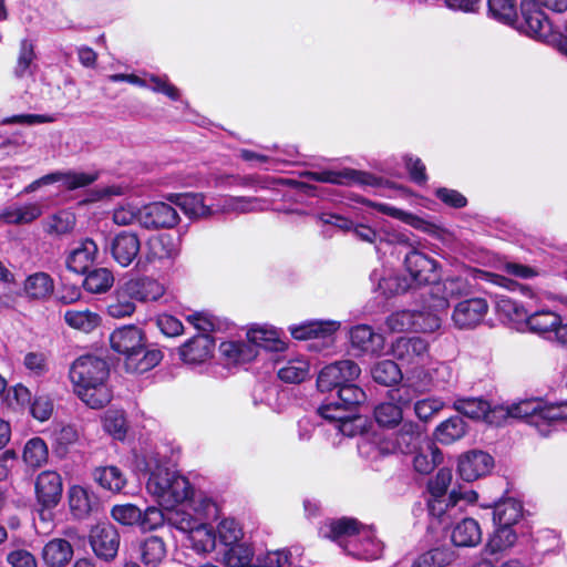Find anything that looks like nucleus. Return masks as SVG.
<instances>
[{"label": "nucleus", "instance_id": "obj_27", "mask_svg": "<svg viewBox=\"0 0 567 567\" xmlns=\"http://www.w3.org/2000/svg\"><path fill=\"white\" fill-rule=\"evenodd\" d=\"M560 320V316L555 311L540 308L528 315L525 322L532 332L553 340Z\"/></svg>", "mask_w": 567, "mask_h": 567}, {"label": "nucleus", "instance_id": "obj_63", "mask_svg": "<svg viewBox=\"0 0 567 567\" xmlns=\"http://www.w3.org/2000/svg\"><path fill=\"white\" fill-rule=\"evenodd\" d=\"M488 13L504 24H513L517 17L515 0H488Z\"/></svg>", "mask_w": 567, "mask_h": 567}, {"label": "nucleus", "instance_id": "obj_6", "mask_svg": "<svg viewBox=\"0 0 567 567\" xmlns=\"http://www.w3.org/2000/svg\"><path fill=\"white\" fill-rule=\"evenodd\" d=\"M361 373L360 367L352 360H341L324 367L317 379L321 392L339 389L355 381Z\"/></svg>", "mask_w": 567, "mask_h": 567}, {"label": "nucleus", "instance_id": "obj_18", "mask_svg": "<svg viewBox=\"0 0 567 567\" xmlns=\"http://www.w3.org/2000/svg\"><path fill=\"white\" fill-rule=\"evenodd\" d=\"M140 250V238L131 231H121L110 244L112 257L122 267H128L137 257Z\"/></svg>", "mask_w": 567, "mask_h": 567}, {"label": "nucleus", "instance_id": "obj_49", "mask_svg": "<svg viewBox=\"0 0 567 567\" xmlns=\"http://www.w3.org/2000/svg\"><path fill=\"white\" fill-rule=\"evenodd\" d=\"M309 363L303 358H293L282 362L278 368V377L287 383H300L309 375Z\"/></svg>", "mask_w": 567, "mask_h": 567}, {"label": "nucleus", "instance_id": "obj_54", "mask_svg": "<svg viewBox=\"0 0 567 567\" xmlns=\"http://www.w3.org/2000/svg\"><path fill=\"white\" fill-rule=\"evenodd\" d=\"M114 284V276L107 268H96L90 271L83 281V287L92 293H103Z\"/></svg>", "mask_w": 567, "mask_h": 567}, {"label": "nucleus", "instance_id": "obj_53", "mask_svg": "<svg viewBox=\"0 0 567 567\" xmlns=\"http://www.w3.org/2000/svg\"><path fill=\"white\" fill-rule=\"evenodd\" d=\"M373 380L382 385L391 386L402 379L399 365L392 360H383L374 364L371 370Z\"/></svg>", "mask_w": 567, "mask_h": 567}, {"label": "nucleus", "instance_id": "obj_10", "mask_svg": "<svg viewBox=\"0 0 567 567\" xmlns=\"http://www.w3.org/2000/svg\"><path fill=\"white\" fill-rule=\"evenodd\" d=\"M181 220L172 205L164 202H154L140 208V225L146 229H171Z\"/></svg>", "mask_w": 567, "mask_h": 567}, {"label": "nucleus", "instance_id": "obj_9", "mask_svg": "<svg viewBox=\"0 0 567 567\" xmlns=\"http://www.w3.org/2000/svg\"><path fill=\"white\" fill-rule=\"evenodd\" d=\"M404 266L413 286L434 285L439 280L437 261L417 249L405 255Z\"/></svg>", "mask_w": 567, "mask_h": 567}, {"label": "nucleus", "instance_id": "obj_12", "mask_svg": "<svg viewBox=\"0 0 567 567\" xmlns=\"http://www.w3.org/2000/svg\"><path fill=\"white\" fill-rule=\"evenodd\" d=\"M494 466L493 457L480 450H472L460 455L457 473L465 482H474L487 475Z\"/></svg>", "mask_w": 567, "mask_h": 567}, {"label": "nucleus", "instance_id": "obj_14", "mask_svg": "<svg viewBox=\"0 0 567 567\" xmlns=\"http://www.w3.org/2000/svg\"><path fill=\"white\" fill-rule=\"evenodd\" d=\"M167 199L189 218H208L217 214V199L207 204L205 196L199 193L171 194Z\"/></svg>", "mask_w": 567, "mask_h": 567}, {"label": "nucleus", "instance_id": "obj_21", "mask_svg": "<svg viewBox=\"0 0 567 567\" xmlns=\"http://www.w3.org/2000/svg\"><path fill=\"white\" fill-rule=\"evenodd\" d=\"M215 344L207 333H199L179 348V357L186 364H200L212 358Z\"/></svg>", "mask_w": 567, "mask_h": 567}, {"label": "nucleus", "instance_id": "obj_7", "mask_svg": "<svg viewBox=\"0 0 567 567\" xmlns=\"http://www.w3.org/2000/svg\"><path fill=\"white\" fill-rule=\"evenodd\" d=\"M411 390L403 385L389 391V401L382 402L374 408V419L377 423L384 427H394L403 417L402 409L411 400Z\"/></svg>", "mask_w": 567, "mask_h": 567}, {"label": "nucleus", "instance_id": "obj_55", "mask_svg": "<svg viewBox=\"0 0 567 567\" xmlns=\"http://www.w3.org/2000/svg\"><path fill=\"white\" fill-rule=\"evenodd\" d=\"M53 175L56 176V183L61 182L63 186L69 190L89 186L99 177L97 173L95 172L78 171L53 172Z\"/></svg>", "mask_w": 567, "mask_h": 567}, {"label": "nucleus", "instance_id": "obj_38", "mask_svg": "<svg viewBox=\"0 0 567 567\" xmlns=\"http://www.w3.org/2000/svg\"><path fill=\"white\" fill-rule=\"evenodd\" d=\"M217 536L213 527L199 522V524L188 533L189 546L197 554L210 553L216 547Z\"/></svg>", "mask_w": 567, "mask_h": 567}, {"label": "nucleus", "instance_id": "obj_57", "mask_svg": "<svg viewBox=\"0 0 567 567\" xmlns=\"http://www.w3.org/2000/svg\"><path fill=\"white\" fill-rule=\"evenodd\" d=\"M365 399V392L350 382L339 388L338 399L333 402H338L344 409V412H352L357 411L358 406L364 403Z\"/></svg>", "mask_w": 567, "mask_h": 567}, {"label": "nucleus", "instance_id": "obj_22", "mask_svg": "<svg viewBox=\"0 0 567 567\" xmlns=\"http://www.w3.org/2000/svg\"><path fill=\"white\" fill-rule=\"evenodd\" d=\"M111 347L114 351L128 355L133 351H138L144 346V336L136 326H124L115 329L110 337Z\"/></svg>", "mask_w": 567, "mask_h": 567}, {"label": "nucleus", "instance_id": "obj_1", "mask_svg": "<svg viewBox=\"0 0 567 567\" xmlns=\"http://www.w3.org/2000/svg\"><path fill=\"white\" fill-rule=\"evenodd\" d=\"M320 535L336 542L348 555L364 560L379 559L383 543L371 526H363L354 518L342 517L324 523Z\"/></svg>", "mask_w": 567, "mask_h": 567}, {"label": "nucleus", "instance_id": "obj_51", "mask_svg": "<svg viewBox=\"0 0 567 567\" xmlns=\"http://www.w3.org/2000/svg\"><path fill=\"white\" fill-rule=\"evenodd\" d=\"M43 229L49 235L62 236L71 233L75 226V216L70 210H60L43 221Z\"/></svg>", "mask_w": 567, "mask_h": 567}, {"label": "nucleus", "instance_id": "obj_25", "mask_svg": "<svg viewBox=\"0 0 567 567\" xmlns=\"http://www.w3.org/2000/svg\"><path fill=\"white\" fill-rule=\"evenodd\" d=\"M42 214V205L38 202L13 203L1 210L0 220L8 225H24L37 220Z\"/></svg>", "mask_w": 567, "mask_h": 567}, {"label": "nucleus", "instance_id": "obj_19", "mask_svg": "<svg viewBox=\"0 0 567 567\" xmlns=\"http://www.w3.org/2000/svg\"><path fill=\"white\" fill-rule=\"evenodd\" d=\"M350 341L352 348L371 355L383 353L385 340L380 333H377L368 324H358L350 330Z\"/></svg>", "mask_w": 567, "mask_h": 567}, {"label": "nucleus", "instance_id": "obj_23", "mask_svg": "<svg viewBox=\"0 0 567 567\" xmlns=\"http://www.w3.org/2000/svg\"><path fill=\"white\" fill-rule=\"evenodd\" d=\"M247 342L259 349L271 352H280L286 349V342L281 339L280 332L267 326H252L247 331Z\"/></svg>", "mask_w": 567, "mask_h": 567}, {"label": "nucleus", "instance_id": "obj_44", "mask_svg": "<svg viewBox=\"0 0 567 567\" xmlns=\"http://www.w3.org/2000/svg\"><path fill=\"white\" fill-rule=\"evenodd\" d=\"M63 318L69 327L85 333L93 331L101 323V317L89 309L66 310Z\"/></svg>", "mask_w": 567, "mask_h": 567}, {"label": "nucleus", "instance_id": "obj_60", "mask_svg": "<svg viewBox=\"0 0 567 567\" xmlns=\"http://www.w3.org/2000/svg\"><path fill=\"white\" fill-rule=\"evenodd\" d=\"M454 409L471 419H484L489 412V403L478 398L457 399Z\"/></svg>", "mask_w": 567, "mask_h": 567}, {"label": "nucleus", "instance_id": "obj_24", "mask_svg": "<svg viewBox=\"0 0 567 567\" xmlns=\"http://www.w3.org/2000/svg\"><path fill=\"white\" fill-rule=\"evenodd\" d=\"M391 352L399 360L410 364H419L427 353V342L419 337H401L392 344Z\"/></svg>", "mask_w": 567, "mask_h": 567}, {"label": "nucleus", "instance_id": "obj_32", "mask_svg": "<svg viewBox=\"0 0 567 567\" xmlns=\"http://www.w3.org/2000/svg\"><path fill=\"white\" fill-rule=\"evenodd\" d=\"M163 355L159 350H147L145 344L138 351H133L125 357L124 367L131 373H144L156 367Z\"/></svg>", "mask_w": 567, "mask_h": 567}, {"label": "nucleus", "instance_id": "obj_43", "mask_svg": "<svg viewBox=\"0 0 567 567\" xmlns=\"http://www.w3.org/2000/svg\"><path fill=\"white\" fill-rule=\"evenodd\" d=\"M522 504L514 498H506L495 504L493 520L496 526H509L518 522L522 516Z\"/></svg>", "mask_w": 567, "mask_h": 567}, {"label": "nucleus", "instance_id": "obj_41", "mask_svg": "<svg viewBox=\"0 0 567 567\" xmlns=\"http://www.w3.org/2000/svg\"><path fill=\"white\" fill-rule=\"evenodd\" d=\"M466 431V423L456 415L440 423L434 431V437L441 444L447 445L461 440Z\"/></svg>", "mask_w": 567, "mask_h": 567}, {"label": "nucleus", "instance_id": "obj_34", "mask_svg": "<svg viewBox=\"0 0 567 567\" xmlns=\"http://www.w3.org/2000/svg\"><path fill=\"white\" fill-rule=\"evenodd\" d=\"M451 539L455 546L474 547L482 540L481 527L474 518H464L454 526Z\"/></svg>", "mask_w": 567, "mask_h": 567}, {"label": "nucleus", "instance_id": "obj_3", "mask_svg": "<svg viewBox=\"0 0 567 567\" xmlns=\"http://www.w3.org/2000/svg\"><path fill=\"white\" fill-rule=\"evenodd\" d=\"M145 471L150 473L146 489L161 506L173 507L190 497L193 488L188 480L161 464L157 458L150 457Z\"/></svg>", "mask_w": 567, "mask_h": 567}, {"label": "nucleus", "instance_id": "obj_59", "mask_svg": "<svg viewBox=\"0 0 567 567\" xmlns=\"http://www.w3.org/2000/svg\"><path fill=\"white\" fill-rule=\"evenodd\" d=\"M220 544L225 547H229L241 543L244 532L240 524L234 518H224L217 525L215 532Z\"/></svg>", "mask_w": 567, "mask_h": 567}, {"label": "nucleus", "instance_id": "obj_13", "mask_svg": "<svg viewBox=\"0 0 567 567\" xmlns=\"http://www.w3.org/2000/svg\"><path fill=\"white\" fill-rule=\"evenodd\" d=\"M488 311L484 298L474 297L458 301L453 310L452 320L458 329H471L480 324Z\"/></svg>", "mask_w": 567, "mask_h": 567}, {"label": "nucleus", "instance_id": "obj_17", "mask_svg": "<svg viewBox=\"0 0 567 567\" xmlns=\"http://www.w3.org/2000/svg\"><path fill=\"white\" fill-rule=\"evenodd\" d=\"M370 280L374 290L385 297L405 292L413 287L408 278L384 268H375L370 275Z\"/></svg>", "mask_w": 567, "mask_h": 567}, {"label": "nucleus", "instance_id": "obj_4", "mask_svg": "<svg viewBox=\"0 0 567 567\" xmlns=\"http://www.w3.org/2000/svg\"><path fill=\"white\" fill-rule=\"evenodd\" d=\"M523 20L517 29L519 32L543 42H555L558 34L554 31L547 16L533 1L524 0L520 4Z\"/></svg>", "mask_w": 567, "mask_h": 567}, {"label": "nucleus", "instance_id": "obj_52", "mask_svg": "<svg viewBox=\"0 0 567 567\" xmlns=\"http://www.w3.org/2000/svg\"><path fill=\"white\" fill-rule=\"evenodd\" d=\"M454 554L450 548L436 547L420 554L412 567H444L452 563Z\"/></svg>", "mask_w": 567, "mask_h": 567}, {"label": "nucleus", "instance_id": "obj_58", "mask_svg": "<svg viewBox=\"0 0 567 567\" xmlns=\"http://www.w3.org/2000/svg\"><path fill=\"white\" fill-rule=\"evenodd\" d=\"M103 429L115 440L122 441L126 436L127 422L122 410H107L102 419Z\"/></svg>", "mask_w": 567, "mask_h": 567}, {"label": "nucleus", "instance_id": "obj_15", "mask_svg": "<svg viewBox=\"0 0 567 567\" xmlns=\"http://www.w3.org/2000/svg\"><path fill=\"white\" fill-rule=\"evenodd\" d=\"M63 484L61 475L55 471H43L35 480V496L45 508L58 505L62 497Z\"/></svg>", "mask_w": 567, "mask_h": 567}, {"label": "nucleus", "instance_id": "obj_20", "mask_svg": "<svg viewBox=\"0 0 567 567\" xmlns=\"http://www.w3.org/2000/svg\"><path fill=\"white\" fill-rule=\"evenodd\" d=\"M99 252L94 240L86 238L79 243L66 256V268L79 275H84L93 266Z\"/></svg>", "mask_w": 567, "mask_h": 567}, {"label": "nucleus", "instance_id": "obj_35", "mask_svg": "<svg viewBox=\"0 0 567 567\" xmlns=\"http://www.w3.org/2000/svg\"><path fill=\"white\" fill-rule=\"evenodd\" d=\"M354 235L362 241H367L373 244L378 250L381 249V245L383 243L389 244H406L408 237L401 233H386V231H377L370 226L359 224L353 226Z\"/></svg>", "mask_w": 567, "mask_h": 567}, {"label": "nucleus", "instance_id": "obj_45", "mask_svg": "<svg viewBox=\"0 0 567 567\" xmlns=\"http://www.w3.org/2000/svg\"><path fill=\"white\" fill-rule=\"evenodd\" d=\"M22 460L31 468H39L47 464L49 449L44 440L39 436L28 440L23 446Z\"/></svg>", "mask_w": 567, "mask_h": 567}, {"label": "nucleus", "instance_id": "obj_50", "mask_svg": "<svg viewBox=\"0 0 567 567\" xmlns=\"http://www.w3.org/2000/svg\"><path fill=\"white\" fill-rule=\"evenodd\" d=\"M302 550L300 547L268 551L259 559L258 567H291L299 561Z\"/></svg>", "mask_w": 567, "mask_h": 567}, {"label": "nucleus", "instance_id": "obj_5", "mask_svg": "<svg viewBox=\"0 0 567 567\" xmlns=\"http://www.w3.org/2000/svg\"><path fill=\"white\" fill-rule=\"evenodd\" d=\"M89 542L95 556L101 560L110 563L117 556L121 536L114 525L104 522L91 528Z\"/></svg>", "mask_w": 567, "mask_h": 567}, {"label": "nucleus", "instance_id": "obj_64", "mask_svg": "<svg viewBox=\"0 0 567 567\" xmlns=\"http://www.w3.org/2000/svg\"><path fill=\"white\" fill-rule=\"evenodd\" d=\"M517 539L516 533L509 526H497L496 530L488 539L486 550L491 554L505 550L512 547Z\"/></svg>", "mask_w": 567, "mask_h": 567}, {"label": "nucleus", "instance_id": "obj_39", "mask_svg": "<svg viewBox=\"0 0 567 567\" xmlns=\"http://www.w3.org/2000/svg\"><path fill=\"white\" fill-rule=\"evenodd\" d=\"M94 481L106 491L118 493L126 484V477L123 472L114 466H100L93 471Z\"/></svg>", "mask_w": 567, "mask_h": 567}, {"label": "nucleus", "instance_id": "obj_42", "mask_svg": "<svg viewBox=\"0 0 567 567\" xmlns=\"http://www.w3.org/2000/svg\"><path fill=\"white\" fill-rule=\"evenodd\" d=\"M124 291V288L118 284L107 302L106 312L114 319L131 317L136 311V305Z\"/></svg>", "mask_w": 567, "mask_h": 567}, {"label": "nucleus", "instance_id": "obj_30", "mask_svg": "<svg viewBox=\"0 0 567 567\" xmlns=\"http://www.w3.org/2000/svg\"><path fill=\"white\" fill-rule=\"evenodd\" d=\"M220 357L227 364H240L251 361L257 357L256 347L247 340H228L219 346Z\"/></svg>", "mask_w": 567, "mask_h": 567}, {"label": "nucleus", "instance_id": "obj_37", "mask_svg": "<svg viewBox=\"0 0 567 567\" xmlns=\"http://www.w3.org/2000/svg\"><path fill=\"white\" fill-rule=\"evenodd\" d=\"M443 461L441 450L427 441L421 446L413 457V466L420 474H430Z\"/></svg>", "mask_w": 567, "mask_h": 567}, {"label": "nucleus", "instance_id": "obj_31", "mask_svg": "<svg viewBox=\"0 0 567 567\" xmlns=\"http://www.w3.org/2000/svg\"><path fill=\"white\" fill-rule=\"evenodd\" d=\"M544 402L537 399L524 400L512 404L507 413L511 417L526 419L528 423L535 425L540 434L547 435L548 431L542 429V412Z\"/></svg>", "mask_w": 567, "mask_h": 567}, {"label": "nucleus", "instance_id": "obj_16", "mask_svg": "<svg viewBox=\"0 0 567 567\" xmlns=\"http://www.w3.org/2000/svg\"><path fill=\"white\" fill-rule=\"evenodd\" d=\"M166 509L168 525L186 534L209 516L208 513L195 508L189 499Z\"/></svg>", "mask_w": 567, "mask_h": 567}, {"label": "nucleus", "instance_id": "obj_8", "mask_svg": "<svg viewBox=\"0 0 567 567\" xmlns=\"http://www.w3.org/2000/svg\"><path fill=\"white\" fill-rule=\"evenodd\" d=\"M319 414L329 421L338 434L352 437L361 433L363 429L362 419L357 411L344 412L338 402H328L319 408Z\"/></svg>", "mask_w": 567, "mask_h": 567}, {"label": "nucleus", "instance_id": "obj_40", "mask_svg": "<svg viewBox=\"0 0 567 567\" xmlns=\"http://www.w3.org/2000/svg\"><path fill=\"white\" fill-rule=\"evenodd\" d=\"M433 293L442 291V297L435 298L434 306L441 311L449 308V298L461 296L466 291V281L460 277L446 278L442 284H436L432 288Z\"/></svg>", "mask_w": 567, "mask_h": 567}, {"label": "nucleus", "instance_id": "obj_11", "mask_svg": "<svg viewBox=\"0 0 567 567\" xmlns=\"http://www.w3.org/2000/svg\"><path fill=\"white\" fill-rule=\"evenodd\" d=\"M126 296L136 302H155L165 293V287L158 280L147 277H132L120 282Z\"/></svg>", "mask_w": 567, "mask_h": 567}, {"label": "nucleus", "instance_id": "obj_46", "mask_svg": "<svg viewBox=\"0 0 567 567\" xmlns=\"http://www.w3.org/2000/svg\"><path fill=\"white\" fill-rule=\"evenodd\" d=\"M223 564L226 567H258L254 564V549L246 543L227 547L223 554Z\"/></svg>", "mask_w": 567, "mask_h": 567}, {"label": "nucleus", "instance_id": "obj_2", "mask_svg": "<svg viewBox=\"0 0 567 567\" xmlns=\"http://www.w3.org/2000/svg\"><path fill=\"white\" fill-rule=\"evenodd\" d=\"M107 362L94 355H82L70 370L74 393L91 409H101L112 400Z\"/></svg>", "mask_w": 567, "mask_h": 567}, {"label": "nucleus", "instance_id": "obj_61", "mask_svg": "<svg viewBox=\"0 0 567 567\" xmlns=\"http://www.w3.org/2000/svg\"><path fill=\"white\" fill-rule=\"evenodd\" d=\"M430 310L414 311V331L415 332H434L440 329L442 324V312L434 306V302L429 306Z\"/></svg>", "mask_w": 567, "mask_h": 567}, {"label": "nucleus", "instance_id": "obj_56", "mask_svg": "<svg viewBox=\"0 0 567 567\" xmlns=\"http://www.w3.org/2000/svg\"><path fill=\"white\" fill-rule=\"evenodd\" d=\"M394 442L398 443V452L411 453L421 442L422 435L419 425L412 422L404 423L396 433Z\"/></svg>", "mask_w": 567, "mask_h": 567}, {"label": "nucleus", "instance_id": "obj_62", "mask_svg": "<svg viewBox=\"0 0 567 567\" xmlns=\"http://www.w3.org/2000/svg\"><path fill=\"white\" fill-rule=\"evenodd\" d=\"M496 312L512 322L526 321L528 316L527 310L519 302L506 297L498 296L496 300Z\"/></svg>", "mask_w": 567, "mask_h": 567}, {"label": "nucleus", "instance_id": "obj_47", "mask_svg": "<svg viewBox=\"0 0 567 567\" xmlns=\"http://www.w3.org/2000/svg\"><path fill=\"white\" fill-rule=\"evenodd\" d=\"M68 496L70 509L75 517L84 518L90 514L94 496L89 489L73 485L69 488Z\"/></svg>", "mask_w": 567, "mask_h": 567}, {"label": "nucleus", "instance_id": "obj_29", "mask_svg": "<svg viewBox=\"0 0 567 567\" xmlns=\"http://www.w3.org/2000/svg\"><path fill=\"white\" fill-rule=\"evenodd\" d=\"M266 205L267 203L258 197L223 196L217 198V214L260 212L266 208Z\"/></svg>", "mask_w": 567, "mask_h": 567}, {"label": "nucleus", "instance_id": "obj_33", "mask_svg": "<svg viewBox=\"0 0 567 567\" xmlns=\"http://www.w3.org/2000/svg\"><path fill=\"white\" fill-rule=\"evenodd\" d=\"M73 556L71 544L63 538H53L42 549V558L49 567H63Z\"/></svg>", "mask_w": 567, "mask_h": 567}, {"label": "nucleus", "instance_id": "obj_28", "mask_svg": "<svg viewBox=\"0 0 567 567\" xmlns=\"http://www.w3.org/2000/svg\"><path fill=\"white\" fill-rule=\"evenodd\" d=\"M339 328L340 322L338 321L312 320L290 326L289 331L295 339L307 340L311 338L331 337Z\"/></svg>", "mask_w": 567, "mask_h": 567}, {"label": "nucleus", "instance_id": "obj_26", "mask_svg": "<svg viewBox=\"0 0 567 567\" xmlns=\"http://www.w3.org/2000/svg\"><path fill=\"white\" fill-rule=\"evenodd\" d=\"M54 292V280L44 271L29 275L23 282V295L32 301H47Z\"/></svg>", "mask_w": 567, "mask_h": 567}, {"label": "nucleus", "instance_id": "obj_48", "mask_svg": "<svg viewBox=\"0 0 567 567\" xmlns=\"http://www.w3.org/2000/svg\"><path fill=\"white\" fill-rule=\"evenodd\" d=\"M140 553L145 566L156 567L166 556V545L161 537L150 536L141 543Z\"/></svg>", "mask_w": 567, "mask_h": 567}, {"label": "nucleus", "instance_id": "obj_36", "mask_svg": "<svg viewBox=\"0 0 567 567\" xmlns=\"http://www.w3.org/2000/svg\"><path fill=\"white\" fill-rule=\"evenodd\" d=\"M427 509L431 516L437 518L440 524L447 527L451 519L462 511V506H457L450 494L443 497L430 496L427 499Z\"/></svg>", "mask_w": 567, "mask_h": 567}]
</instances>
